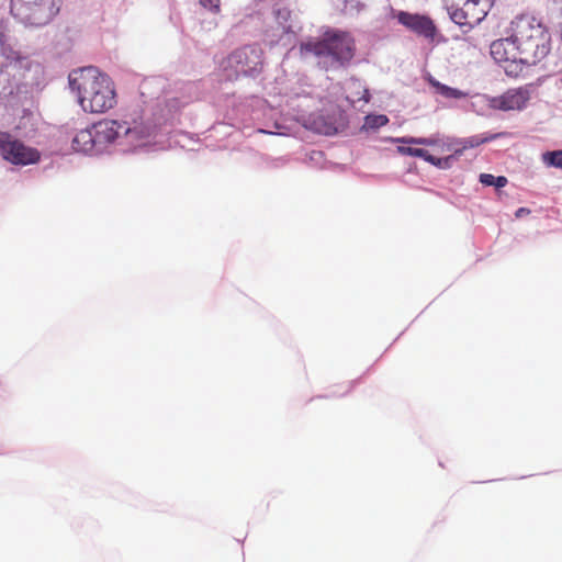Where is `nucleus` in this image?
<instances>
[{"instance_id": "obj_25", "label": "nucleus", "mask_w": 562, "mask_h": 562, "mask_svg": "<svg viewBox=\"0 0 562 562\" xmlns=\"http://www.w3.org/2000/svg\"><path fill=\"white\" fill-rule=\"evenodd\" d=\"M462 156V149L456 148L452 154L446 157H439V169L448 170L453 167V165L460 159Z\"/></svg>"}, {"instance_id": "obj_5", "label": "nucleus", "mask_w": 562, "mask_h": 562, "mask_svg": "<svg viewBox=\"0 0 562 562\" xmlns=\"http://www.w3.org/2000/svg\"><path fill=\"white\" fill-rule=\"evenodd\" d=\"M263 69V49L257 44L233 50L220 61L216 80L234 81L239 77L257 78Z\"/></svg>"}, {"instance_id": "obj_13", "label": "nucleus", "mask_w": 562, "mask_h": 562, "mask_svg": "<svg viewBox=\"0 0 562 562\" xmlns=\"http://www.w3.org/2000/svg\"><path fill=\"white\" fill-rule=\"evenodd\" d=\"M277 23L282 29V33L286 35H296L301 26L294 23L292 12L283 7L274 10Z\"/></svg>"}, {"instance_id": "obj_6", "label": "nucleus", "mask_w": 562, "mask_h": 562, "mask_svg": "<svg viewBox=\"0 0 562 562\" xmlns=\"http://www.w3.org/2000/svg\"><path fill=\"white\" fill-rule=\"evenodd\" d=\"M63 0H10V14L26 29L48 25L59 13Z\"/></svg>"}, {"instance_id": "obj_8", "label": "nucleus", "mask_w": 562, "mask_h": 562, "mask_svg": "<svg viewBox=\"0 0 562 562\" xmlns=\"http://www.w3.org/2000/svg\"><path fill=\"white\" fill-rule=\"evenodd\" d=\"M0 157L14 166H29L41 160V151L25 145L9 132L0 131Z\"/></svg>"}, {"instance_id": "obj_24", "label": "nucleus", "mask_w": 562, "mask_h": 562, "mask_svg": "<svg viewBox=\"0 0 562 562\" xmlns=\"http://www.w3.org/2000/svg\"><path fill=\"white\" fill-rule=\"evenodd\" d=\"M454 143L461 145L459 149H462L463 154L465 149L476 148L482 145V136L476 134L465 138H457Z\"/></svg>"}, {"instance_id": "obj_7", "label": "nucleus", "mask_w": 562, "mask_h": 562, "mask_svg": "<svg viewBox=\"0 0 562 562\" xmlns=\"http://www.w3.org/2000/svg\"><path fill=\"white\" fill-rule=\"evenodd\" d=\"M348 124V113L337 104H330L308 114L303 123L305 128L325 136H333L344 132Z\"/></svg>"}, {"instance_id": "obj_29", "label": "nucleus", "mask_w": 562, "mask_h": 562, "mask_svg": "<svg viewBox=\"0 0 562 562\" xmlns=\"http://www.w3.org/2000/svg\"><path fill=\"white\" fill-rule=\"evenodd\" d=\"M363 8V4L356 0H345L342 10L345 12L356 9L359 12Z\"/></svg>"}, {"instance_id": "obj_20", "label": "nucleus", "mask_w": 562, "mask_h": 562, "mask_svg": "<svg viewBox=\"0 0 562 562\" xmlns=\"http://www.w3.org/2000/svg\"><path fill=\"white\" fill-rule=\"evenodd\" d=\"M397 153L403 156L422 158L423 160H427L430 153L424 148L413 147L412 145H403L397 146Z\"/></svg>"}, {"instance_id": "obj_15", "label": "nucleus", "mask_w": 562, "mask_h": 562, "mask_svg": "<svg viewBox=\"0 0 562 562\" xmlns=\"http://www.w3.org/2000/svg\"><path fill=\"white\" fill-rule=\"evenodd\" d=\"M448 14L450 20L457 24L463 34H468L476 24L481 22V19H476L475 22L468 20V12L462 8H456L453 5L448 8Z\"/></svg>"}, {"instance_id": "obj_19", "label": "nucleus", "mask_w": 562, "mask_h": 562, "mask_svg": "<svg viewBox=\"0 0 562 562\" xmlns=\"http://www.w3.org/2000/svg\"><path fill=\"white\" fill-rule=\"evenodd\" d=\"M479 181L484 187H493L496 190L504 188L508 183V179L505 176H494L492 173H481Z\"/></svg>"}, {"instance_id": "obj_35", "label": "nucleus", "mask_w": 562, "mask_h": 562, "mask_svg": "<svg viewBox=\"0 0 562 562\" xmlns=\"http://www.w3.org/2000/svg\"><path fill=\"white\" fill-rule=\"evenodd\" d=\"M322 157H323V151H313L311 159H316V158H322Z\"/></svg>"}, {"instance_id": "obj_1", "label": "nucleus", "mask_w": 562, "mask_h": 562, "mask_svg": "<svg viewBox=\"0 0 562 562\" xmlns=\"http://www.w3.org/2000/svg\"><path fill=\"white\" fill-rule=\"evenodd\" d=\"M160 81L145 79L139 85V97L144 104L151 103L149 109L126 115L122 120H102L80 130L71 140L75 151L86 155H102L111 146H119L120 151L135 153L148 145L149 139L157 133H169L178 119L182 101L179 98H167L151 91L157 86L160 92Z\"/></svg>"}, {"instance_id": "obj_17", "label": "nucleus", "mask_w": 562, "mask_h": 562, "mask_svg": "<svg viewBox=\"0 0 562 562\" xmlns=\"http://www.w3.org/2000/svg\"><path fill=\"white\" fill-rule=\"evenodd\" d=\"M16 130H19L25 137H29L36 132V119L31 110L23 109V114L16 124Z\"/></svg>"}, {"instance_id": "obj_14", "label": "nucleus", "mask_w": 562, "mask_h": 562, "mask_svg": "<svg viewBox=\"0 0 562 562\" xmlns=\"http://www.w3.org/2000/svg\"><path fill=\"white\" fill-rule=\"evenodd\" d=\"M0 47L2 55L7 60H9L8 64L14 63L18 64V69L31 70L32 60L26 56H22L20 52L13 49L9 41H4V46L0 45Z\"/></svg>"}, {"instance_id": "obj_23", "label": "nucleus", "mask_w": 562, "mask_h": 562, "mask_svg": "<svg viewBox=\"0 0 562 562\" xmlns=\"http://www.w3.org/2000/svg\"><path fill=\"white\" fill-rule=\"evenodd\" d=\"M436 86H437V93L440 94L441 97L443 98H447V99H461L464 97V93L457 89V88H452V87H449L445 83H441V82H436Z\"/></svg>"}, {"instance_id": "obj_2", "label": "nucleus", "mask_w": 562, "mask_h": 562, "mask_svg": "<svg viewBox=\"0 0 562 562\" xmlns=\"http://www.w3.org/2000/svg\"><path fill=\"white\" fill-rule=\"evenodd\" d=\"M68 87L85 112L104 113L116 103L113 80L95 66L70 71Z\"/></svg>"}, {"instance_id": "obj_18", "label": "nucleus", "mask_w": 562, "mask_h": 562, "mask_svg": "<svg viewBox=\"0 0 562 562\" xmlns=\"http://www.w3.org/2000/svg\"><path fill=\"white\" fill-rule=\"evenodd\" d=\"M389 122L390 119L385 114L369 113L363 117V124L360 127V132H375L385 126Z\"/></svg>"}, {"instance_id": "obj_30", "label": "nucleus", "mask_w": 562, "mask_h": 562, "mask_svg": "<svg viewBox=\"0 0 562 562\" xmlns=\"http://www.w3.org/2000/svg\"><path fill=\"white\" fill-rule=\"evenodd\" d=\"M426 162L430 164L431 166L436 167L439 169V157H436L434 155H429L428 156V159L426 160Z\"/></svg>"}, {"instance_id": "obj_33", "label": "nucleus", "mask_w": 562, "mask_h": 562, "mask_svg": "<svg viewBox=\"0 0 562 562\" xmlns=\"http://www.w3.org/2000/svg\"><path fill=\"white\" fill-rule=\"evenodd\" d=\"M199 3H200L203 8L211 10V0H199Z\"/></svg>"}, {"instance_id": "obj_3", "label": "nucleus", "mask_w": 562, "mask_h": 562, "mask_svg": "<svg viewBox=\"0 0 562 562\" xmlns=\"http://www.w3.org/2000/svg\"><path fill=\"white\" fill-rule=\"evenodd\" d=\"M356 41L345 30L327 26L321 36L301 43V50L325 58L326 69H347L356 55Z\"/></svg>"}, {"instance_id": "obj_9", "label": "nucleus", "mask_w": 562, "mask_h": 562, "mask_svg": "<svg viewBox=\"0 0 562 562\" xmlns=\"http://www.w3.org/2000/svg\"><path fill=\"white\" fill-rule=\"evenodd\" d=\"M18 64H7L0 67V100L4 103L19 101L29 93L30 83L24 80V69H18Z\"/></svg>"}, {"instance_id": "obj_28", "label": "nucleus", "mask_w": 562, "mask_h": 562, "mask_svg": "<svg viewBox=\"0 0 562 562\" xmlns=\"http://www.w3.org/2000/svg\"><path fill=\"white\" fill-rule=\"evenodd\" d=\"M507 135H508L507 132H498V133L485 132V133H482L481 134V136H482V144H486V143H490V142H493V140L506 137Z\"/></svg>"}, {"instance_id": "obj_10", "label": "nucleus", "mask_w": 562, "mask_h": 562, "mask_svg": "<svg viewBox=\"0 0 562 562\" xmlns=\"http://www.w3.org/2000/svg\"><path fill=\"white\" fill-rule=\"evenodd\" d=\"M395 16L401 25L405 26L418 36L434 40L438 32L434 20L427 14L412 13L401 10L396 12Z\"/></svg>"}, {"instance_id": "obj_34", "label": "nucleus", "mask_w": 562, "mask_h": 562, "mask_svg": "<svg viewBox=\"0 0 562 562\" xmlns=\"http://www.w3.org/2000/svg\"><path fill=\"white\" fill-rule=\"evenodd\" d=\"M220 11V0H213V14Z\"/></svg>"}, {"instance_id": "obj_32", "label": "nucleus", "mask_w": 562, "mask_h": 562, "mask_svg": "<svg viewBox=\"0 0 562 562\" xmlns=\"http://www.w3.org/2000/svg\"><path fill=\"white\" fill-rule=\"evenodd\" d=\"M530 213V210L527 209V207H519L517 211H516V217H521L524 214H529Z\"/></svg>"}, {"instance_id": "obj_36", "label": "nucleus", "mask_w": 562, "mask_h": 562, "mask_svg": "<svg viewBox=\"0 0 562 562\" xmlns=\"http://www.w3.org/2000/svg\"><path fill=\"white\" fill-rule=\"evenodd\" d=\"M436 82H439L438 80H436L435 78L430 77L429 79V83L437 90V86H436Z\"/></svg>"}, {"instance_id": "obj_16", "label": "nucleus", "mask_w": 562, "mask_h": 562, "mask_svg": "<svg viewBox=\"0 0 562 562\" xmlns=\"http://www.w3.org/2000/svg\"><path fill=\"white\" fill-rule=\"evenodd\" d=\"M390 142L394 143V144H403V145L437 146L440 143V138L438 135H431L428 137L402 136V137H390Z\"/></svg>"}, {"instance_id": "obj_11", "label": "nucleus", "mask_w": 562, "mask_h": 562, "mask_svg": "<svg viewBox=\"0 0 562 562\" xmlns=\"http://www.w3.org/2000/svg\"><path fill=\"white\" fill-rule=\"evenodd\" d=\"M530 99L529 90L526 88L509 89L501 95L491 97L488 106L499 111H522Z\"/></svg>"}, {"instance_id": "obj_22", "label": "nucleus", "mask_w": 562, "mask_h": 562, "mask_svg": "<svg viewBox=\"0 0 562 562\" xmlns=\"http://www.w3.org/2000/svg\"><path fill=\"white\" fill-rule=\"evenodd\" d=\"M505 63L507 65L504 66V70L506 75L510 77H517L526 66L520 61V56L518 57V54H515V58L512 57L508 61Z\"/></svg>"}, {"instance_id": "obj_26", "label": "nucleus", "mask_w": 562, "mask_h": 562, "mask_svg": "<svg viewBox=\"0 0 562 562\" xmlns=\"http://www.w3.org/2000/svg\"><path fill=\"white\" fill-rule=\"evenodd\" d=\"M232 97H233V100L231 101V103L233 105L232 112H227L224 117V120H227V122L223 121V122H217L216 124H218V125L227 124L229 126L235 125V121L238 119L239 112L241 110V104L236 103L234 94Z\"/></svg>"}, {"instance_id": "obj_4", "label": "nucleus", "mask_w": 562, "mask_h": 562, "mask_svg": "<svg viewBox=\"0 0 562 562\" xmlns=\"http://www.w3.org/2000/svg\"><path fill=\"white\" fill-rule=\"evenodd\" d=\"M514 48L520 61L535 66L546 58L551 50V34L541 22L521 20L513 32Z\"/></svg>"}, {"instance_id": "obj_12", "label": "nucleus", "mask_w": 562, "mask_h": 562, "mask_svg": "<svg viewBox=\"0 0 562 562\" xmlns=\"http://www.w3.org/2000/svg\"><path fill=\"white\" fill-rule=\"evenodd\" d=\"M514 46V38L512 34L508 37L492 42L490 46V54L497 64L508 61L512 57L515 58V54H518Z\"/></svg>"}, {"instance_id": "obj_31", "label": "nucleus", "mask_w": 562, "mask_h": 562, "mask_svg": "<svg viewBox=\"0 0 562 562\" xmlns=\"http://www.w3.org/2000/svg\"><path fill=\"white\" fill-rule=\"evenodd\" d=\"M371 99V93H370V90L369 89H364L363 90V94L362 97L360 98V100L364 101L366 103H368Z\"/></svg>"}, {"instance_id": "obj_21", "label": "nucleus", "mask_w": 562, "mask_h": 562, "mask_svg": "<svg viewBox=\"0 0 562 562\" xmlns=\"http://www.w3.org/2000/svg\"><path fill=\"white\" fill-rule=\"evenodd\" d=\"M542 159L547 166L562 169V149L548 150L542 154Z\"/></svg>"}, {"instance_id": "obj_27", "label": "nucleus", "mask_w": 562, "mask_h": 562, "mask_svg": "<svg viewBox=\"0 0 562 562\" xmlns=\"http://www.w3.org/2000/svg\"><path fill=\"white\" fill-rule=\"evenodd\" d=\"M10 22L7 19L0 20V45L4 46V41H9Z\"/></svg>"}]
</instances>
